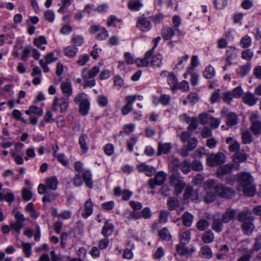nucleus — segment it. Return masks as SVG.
Listing matches in <instances>:
<instances>
[{
  "instance_id": "obj_22",
  "label": "nucleus",
  "mask_w": 261,
  "mask_h": 261,
  "mask_svg": "<svg viewBox=\"0 0 261 261\" xmlns=\"http://www.w3.org/2000/svg\"><path fill=\"white\" fill-rule=\"evenodd\" d=\"M254 228L255 226L253 223V221L245 222L242 223L241 225L242 231L246 235H250L252 233Z\"/></svg>"
},
{
  "instance_id": "obj_36",
  "label": "nucleus",
  "mask_w": 261,
  "mask_h": 261,
  "mask_svg": "<svg viewBox=\"0 0 261 261\" xmlns=\"http://www.w3.org/2000/svg\"><path fill=\"white\" fill-rule=\"evenodd\" d=\"M58 181L55 176L51 177L46 180V186L48 189L55 190L57 188Z\"/></svg>"
},
{
  "instance_id": "obj_40",
  "label": "nucleus",
  "mask_w": 261,
  "mask_h": 261,
  "mask_svg": "<svg viewBox=\"0 0 261 261\" xmlns=\"http://www.w3.org/2000/svg\"><path fill=\"white\" fill-rule=\"evenodd\" d=\"M196 227L199 231H202L206 230L210 225L208 221L205 219H200L196 223Z\"/></svg>"
},
{
  "instance_id": "obj_11",
  "label": "nucleus",
  "mask_w": 261,
  "mask_h": 261,
  "mask_svg": "<svg viewBox=\"0 0 261 261\" xmlns=\"http://www.w3.org/2000/svg\"><path fill=\"white\" fill-rule=\"evenodd\" d=\"M126 104L122 109V113L123 115L128 114L133 109V104L137 99L136 96H127L125 97Z\"/></svg>"
},
{
  "instance_id": "obj_43",
  "label": "nucleus",
  "mask_w": 261,
  "mask_h": 261,
  "mask_svg": "<svg viewBox=\"0 0 261 261\" xmlns=\"http://www.w3.org/2000/svg\"><path fill=\"white\" fill-rule=\"evenodd\" d=\"M187 244H184L180 242L176 247V250L177 253L181 255H184L189 252V249L185 246Z\"/></svg>"
},
{
  "instance_id": "obj_5",
  "label": "nucleus",
  "mask_w": 261,
  "mask_h": 261,
  "mask_svg": "<svg viewBox=\"0 0 261 261\" xmlns=\"http://www.w3.org/2000/svg\"><path fill=\"white\" fill-rule=\"evenodd\" d=\"M167 178V174L163 171L157 172L154 178H150L148 180V185L151 189L155 188V186L163 185Z\"/></svg>"
},
{
  "instance_id": "obj_1",
  "label": "nucleus",
  "mask_w": 261,
  "mask_h": 261,
  "mask_svg": "<svg viewBox=\"0 0 261 261\" xmlns=\"http://www.w3.org/2000/svg\"><path fill=\"white\" fill-rule=\"evenodd\" d=\"M238 181L245 195L252 196L255 193V187L253 185V178L248 172L238 173Z\"/></svg>"
},
{
  "instance_id": "obj_44",
  "label": "nucleus",
  "mask_w": 261,
  "mask_h": 261,
  "mask_svg": "<svg viewBox=\"0 0 261 261\" xmlns=\"http://www.w3.org/2000/svg\"><path fill=\"white\" fill-rule=\"evenodd\" d=\"M240 45L244 48H247L251 45V39L247 35L244 36L240 41Z\"/></svg>"
},
{
  "instance_id": "obj_47",
  "label": "nucleus",
  "mask_w": 261,
  "mask_h": 261,
  "mask_svg": "<svg viewBox=\"0 0 261 261\" xmlns=\"http://www.w3.org/2000/svg\"><path fill=\"white\" fill-rule=\"evenodd\" d=\"M211 117H210L208 114L205 112L200 113L198 115L200 123L202 125H206L208 124Z\"/></svg>"
},
{
  "instance_id": "obj_15",
  "label": "nucleus",
  "mask_w": 261,
  "mask_h": 261,
  "mask_svg": "<svg viewBox=\"0 0 261 261\" xmlns=\"http://www.w3.org/2000/svg\"><path fill=\"white\" fill-rule=\"evenodd\" d=\"M99 71V69L98 66H94L91 70L84 68L82 71V75L83 78L85 79L92 78L94 77Z\"/></svg>"
},
{
  "instance_id": "obj_38",
  "label": "nucleus",
  "mask_w": 261,
  "mask_h": 261,
  "mask_svg": "<svg viewBox=\"0 0 261 261\" xmlns=\"http://www.w3.org/2000/svg\"><path fill=\"white\" fill-rule=\"evenodd\" d=\"M89 109V102L87 99L83 100L80 105V112L83 115L88 114Z\"/></svg>"
},
{
  "instance_id": "obj_45",
  "label": "nucleus",
  "mask_w": 261,
  "mask_h": 261,
  "mask_svg": "<svg viewBox=\"0 0 261 261\" xmlns=\"http://www.w3.org/2000/svg\"><path fill=\"white\" fill-rule=\"evenodd\" d=\"M77 51V48L73 46H67L64 49L65 55L69 57H73Z\"/></svg>"
},
{
  "instance_id": "obj_21",
  "label": "nucleus",
  "mask_w": 261,
  "mask_h": 261,
  "mask_svg": "<svg viewBox=\"0 0 261 261\" xmlns=\"http://www.w3.org/2000/svg\"><path fill=\"white\" fill-rule=\"evenodd\" d=\"M93 212V203L90 199L87 200L85 203L84 210L82 212L84 218H87L92 214Z\"/></svg>"
},
{
  "instance_id": "obj_54",
  "label": "nucleus",
  "mask_w": 261,
  "mask_h": 261,
  "mask_svg": "<svg viewBox=\"0 0 261 261\" xmlns=\"http://www.w3.org/2000/svg\"><path fill=\"white\" fill-rule=\"evenodd\" d=\"M189 125L188 127V129L191 131L195 130L198 126L197 119L195 117H193L190 119Z\"/></svg>"
},
{
  "instance_id": "obj_41",
  "label": "nucleus",
  "mask_w": 261,
  "mask_h": 261,
  "mask_svg": "<svg viewBox=\"0 0 261 261\" xmlns=\"http://www.w3.org/2000/svg\"><path fill=\"white\" fill-rule=\"evenodd\" d=\"M215 74V69L211 65L206 67L203 72V76L207 79H212Z\"/></svg>"
},
{
  "instance_id": "obj_49",
  "label": "nucleus",
  "mask_w": 261,
  "mask_h": 261,
  "mask_svg": "<svg viewBox=\"0 0 261 261\" xmlns=\"http://www.w3.org/2000/svg\"><path fill=\"white\" fill-rule=\"evenodd\" d=\"M198 143V141L195 137L191 138L188 140L187 147L189 149V150L192 151L197 147Z\"/></svg>"
},
{
  "instance_id": "obj_52",
  "label": "nucleus",
  "mask_w": 261,
  "mask_h": 261,
  "mask_svg": "<svg viewBox=\"0 0 261 261\" xmlns=\"http://www.w3.org/2000/svg\"><path fill=\"white\" fill-rule=\"evenodd\" d=\"M177 79L173 73H171L168 76V84L172 87H176L177 85Z\"/></svg>"
},
{
  "instance_id": "obj_25",
  "label": "nucleus",
  "mask_w": 261,
  "mask_h": 261,
  "mask_svg": "<svg viewBox=\"0 0 261 261\" xmlns=\"http://www.w3.org/2000/svg\"><path fill=\"white\" fill-rule=\"evenodd\" d=\"M257 100V98L255 96L250 93H246L243 97V101L246 104L250 106L254 105Z\"/></svg>"
},
{
  "instance_id": "obj_16",
  "label": "nucleus",
  "mask_w": 261,
  "mask_h": 261,
  "mask_svg": "<svg viewBox=\"0 0 261 261\" xmlns=\"http://www.w3.org/2000/svg\"><path fill=\"white\" fill-rule=\"evenodd\" d=\"M234 168L233 165H225L220 167L217 171V174L219 178H222L224 175L229 174Z\"/></svg>"
},
{
  "instance_id": "obj_20",
  "label": "nucleus",
  "mask_w": 261,
  "mask_h": 261,
  "mask_svg": "<svg viewBox=\"0 0 261 261\" xmlns=\"http://www.w3.org/2000/svg\"><path fill=\"white\" fill-rule=\"evenodd\" d=\"M181 219L184 226L190 227L193 223L194 216L188 212H186L182 215Z\"/></svg>"
},
{
  "instance_id": "obj_60",
  "label": "nucleus",
  "mask_w": 261,
  "mask_h": 261,
  "mask_svg": "<svg viewBox=\"0 0 261 261\" xmlns=\"http://www.w3.org/2000/svg\"><path fill=\"white\" fill-rule=\"evenodd\" d=\"M44 17L46 20L48 22H53L55 19V14L53 11L50 10H46L44 14Z\"/></svg>"
},
{
  "instance_id": "obj_29",
  "label": "nucleus",
  "mask_w": 261,
  "mask_h": 261,
  "mask_svg": "<svg viewBox=\"0 0 261 261\" xmlns=\"http://www.w3.org/2000/svg\"><path fill=\"white\" fill-rule=\"evenodd\" d=\"M212 250L208 246L205 245L201 247L199 252V255L201 257L208 259L212 257Z\"/></svg>"
},
{
  "instance_id": "obj_13",
  "label": "nucleus",
  "mask_w": 261,
  "mask_h": 261,
  "mask_svg": "<svg viewBox=\"0 0 261 261\" xmlns=\"http://www.w3.org/2000/svg\"><path fill=\"white\" fill-rule=\"evenodd\" d=\"M236 215L237 212L235 210L228 208L223 214L222 216V219L224 223H227L234 219Z\"/></svg>"
},
{
  "instance_id": "obj_37",
  "label": "nucleus",
  "mask_w": 261,
  "mask_h": 261,
  "mask_svg": "<svg viewBox=\"0 0 261 261\" xmlns=\"http://www.w3.org/2000/svg\"><path fill=\"white\" fill-rule=\"evenodd\" d=\"M167 204L170 211H173L178 206L179 201L176 197H172L168 199Z\"/></svg>"
},
{
  "instance_id": "obj_35",
  "label": "nucleus",
  "mask_w": 261,
  "mask_h": 261,
  "mask_svg": "<svg viewBox=\"0 0 261 261\" xmlns=\"http://www.w3.org/2000/svg\"><path fill=\"white\" fill-rule=\"evenodd\" d=\"M33 43L38 48L44 50L45 47L42 45L47 44V41L43 36H40L38 38H35L33 40Z\"/></svg>"
},
{
  "instance_id": "obj_58",
  "label": "nucleus",
  "mask_w": 261,
  "mask_h": 261,
  "mask_svg": "<svg viewBox=\"0 0 261 261\" xmlns=\"http://www.w3.org/2000/svg\"><path fill=\"white\" fill-rule=\"evenodd\" d=\"M170 101V96L167 94H161L159 99V101L164 106L169 105Z\"/></svg>"
},
{
  "instance_id": "obj_6",
  "label": "nucleus",
  "mask_w": 261,
  "mask_h": 261,
  "mask_svg": "<svg viewBox=\"0 0 261 261\" xmlns=\"http://www.w3.org/2000/svg\"><path fill=\"white\" fill-rule=\"evenodd\" d=\"M224 156L223 153L221 152L208 155L206 158V163L208 166L211 167L220 165L223 163Z\"/></svg>"
},
{
  "instance_id": "obj_23",
  "label": "nucleus",
  "mask_w": 261,
  "mask_h": 261,
  "mask_svg": "<svg viewBox=\"0 0 261 261\" xmlns=\"http://www.w3.org/2000/svg\"><path fill=\"white\" fill-rule=\"evenodd\" d=\"M184 197L185 199L192 197L193 200H197L198 198L197 192L193 191V187L191 186H187L184 192Z\"/></svg>"
},
{
  "instance_id": "obj_3",
  "label": "nucleus",
  "mask_w": 261,
  "mask_h": 261,
  "mask_svg": "<svg viewBox=\"0 0 261 261\" xmlns=\"http://www.w3.org/2000/svg\"><path fill=\"white\" fill-rule=\"evenodd\" d=\"M12 214L16 220L15 222L10 223V226L12 230L15 231L18 234L20 232L21 229L23 227V222L27 220L23 215L16 209L12 211Z\"/></svg>"
},
{
  "instance_id": "obj_30",
  "label": "nucleus",
  "mask_w": 261,
  "mask_h": 261,
  "mask_svg": "<svg viewBox=\"0 0 261 261\" xmlns=\"http://www.w3.org/2000/svg\"><path fill=\"white\" fill-rule=\"evenodd\" d=\"M61 88L65 96L69 97L72 95V89L70 83L63 82L61 85Z\"/></svg>"
},
{
  "instance_id": "obj_28",
  "label": "nucleus",
  "mask_w": 261,
  "mask_h": 261,
  "mask_svg": "<svg viewBox=\"0 0 261 261\" xmlns=\"http://www.w3.org/2000/svg\"><path fill=\"white\" fill-rule=\"evenodd\" d=\"M214 234L211 230L205 231L201 237L202 241L205 244L212 243L214 241Z\"/></svg>"
},
{
  "instance_id": "obj_19",
  "label": "nucleus",
  "mask_w": 261,
  "mask_h": 261,
  "mask_svg": "<svg viewBox=\"0 0 261 261\" xmlns=\"http://www.w3.org/2000/svg\"><path fill=\"white\" fill-rule=\"evenodd\" d=\"M172 148V146L170 143H159L158 145V155H161L162 154H168Z\"/></svg>"
},
{
  "instance_id": "obj_62",
  "label": "nucleus",
  "mask_w": 261,
  "mask_h": 261,
  "mask_svg": "<svg viewBox=\"0 0 261 261\" xmlns=\"http://www.w3.org/2000/svg\"><path fill=\"white\" fill-rule=\"evenodd\" d=\"M191 164L193 170L200 171L203 170V165L199 161L194 160Z\"/></svg>"
},
{
  "instance_id": "obj_14",
  "label": "nucleus",
  "mask_w": 261,
  "mask_h": 261,
  "mask_svg": "<svg viewBox=\"0 0 261 261\" xmlns=\"http://www.w3.org/2000/svg\"><path fill=\"white\" fill-rule=\"evenodd\" d=\"M137 169L139 172H145L146 175L147 176H152L155 171L154 168L151 166H149L144 163L138 165L137 166Z\"/></svg>"
},
{
  "instance_id": "obj_26",
  "label": "nucleus",
  "mask_w": 261,
  "mask_h": 261,
  "mask_svg": "<svg viewBox=\"0 0 261 261\" xmlns=\"http://www.w3.org/2000/svg\"><path fill=\"white\" fill-rule=\"evenodd\" d=\"M206 191V195L204 197V201L206 203H211L215 200L217 194L215 193L213 188L206 189L204 187Z\"/></svg>"
},
{
  "instance_id": "obj_48",
  "label": "nucleus",
  "mask_w": 261,
  "mask_h": 261,
  "mask_svg": "<svg viewBox=\"0 0 261 261\" xmlns=\"http://www.w3.org/2000/svg\"><path fill=\"white\" fill-rule=\"evenodd\" d=\"M175 192L177 194H180L184 189L186 183L184 181V179H182L180 181H178V182H176L174 184Z\"/></svg>"
},
{
  "instance_id": "obj_61",
  "label": "nucleus",
  "mask_w": 261,
  "mask_h": 261,
  "mask_svg": "<svg viewBox=\"0 0 261 261\" xmlns=\"http://www.w3.org/2000/svg\"><path fill=\"white\" fill-rule=\"evenodd\" d=\"M23 252L26 257H29L31 254V245L29 243H22Z\"/></svg>"
},
{
  "instance_id": "obj_55",
  "label": "nucleus",
  "mask_w": 261,
  "mask_h": 261,
  "mask_svg": "<svg viewBox=\"0 0 261 261\" xmlns=\"http://www.w3.org/2000/svg\"><path fill=\"white\" fill-rule=\"evenodd\" d=\"M191 164L186 160L184 161L180 165L181 171L185 173H188L190 171Z\"/></svg>"
},
{
  "instance_id": "obj_9",
  "label": "nucleus",
  "mask_w": 261,
  "mask_h": 261,
  "mask_svg": "<svg viewBox=\"0 0 261 261\" xmlns=\"http://www.w3.org/2000/svg\"><path fill=\"white\" fill-rule=\"evenodd\" d=\"M258 119V116L255 114L253 113L250 116L251 130L255 135L261 134V122Z\"/></svg>"
},
{
  "instance_id": "obj_56",
  "label": "nucleus",
  "mask_w": 261,
  "mask_h": 261,
  "mask_svg": "<svg viewBox=\"0 0 261 261\" xmlns=\"http://www.w3.org/2000/svg\"><path fill=\"white\" fill-rule=\"evenodd\" d=\"M73 184L75 187H80L83 185V180L79 173L76 174L72 180Z\"/></svg>"
},
{
  "instance_id": "obj_31",
  "label": "nucleus",
  "mask_w": 261,
  "mask_h": 261,
  "mask_svg": "<svg viewBox=\"0 0 261 261\" xmlns=\"http://www.w3.org/2000/svg\"><path fill=\"white\" fill-rule=\"evenodd\" d=\"M151 60V64L154 67H160L162 65L163 57L161 54H158L150 57Z\"/></svg>"
},
{
  "instance_id": "obj_57",
  "label": "nucleus",
  "mask_w": 261,
  "mask_h": 261,
  "mask_svg": "<svg viewBox=\"0 0 261 261\" xmlns=\"http://www.w3.org/2000/svg\"><path fill=\"white\" fill-rule=\"evenodd\" d=\"M124 58L127 64H132L134 63H136L138 66L140 67L137 63V61L141 60L142 59H137L136 60H134L132 55L129 53H125Z\"/></svg>"
},
{
  "instance_id": "obj_42",
  "label": "nucleus",
  "mask_w": 261,
  "mask_h": 261,
  "mask_svg": "<svg viewBox=\"0 0 261 261\" xmlns=\"http://www.w3.org/2000/svg\"><path fill=\"white\" fill-rule=\"evenodd\" d=\"M88 137L86 135H82L80 137L79 139L81 148L83 152H86L88 150V147L86 141Z\"/></svg>"
},
{
  "instance_id": "obj_27",
  "label": "nucleus",
  "mask_w": 261,
  "mask_h": 261,
  "mask_svg": "<svg viewBox=\"0 0 261 261\" xmlns=\"http://www.w3.org/2000/svg\"><path fill=\"white\" fill-rule=\"evenodd\" d=\"M113 228V225L111 223H109V221H107L102 227L101 234L105 237H108V236H110L112 233Z\"/></svg>"
},
{
  "instance_id": "obj_46",
  "label": "nucleus",
  "mask_w": 261,
  "mask_h": 261,
  "mask_svg": "<svg viewBox=\"0 0 261 261\" xmlns=\"http://www.w3.org/2000/svg\"><path fill=\"white\" fill-rule=\"evenodd\" d=\"M159 236L164 240L170 241L171 239V236L166 228H164L160 231Z\"/></svg>"
},
{
  "instance_id": "obj_18",
  "label": "nucleus",
  "mask_w": 261,
  "mask_h": 261,
  "mask_svg": "<svg viewBox=\"0 0 261 261\" xmlns=\"http://www.w3.org/2000/svg\"><path fill=\"white\" fill-rule=\"evenodd\" d=\"M142 0H129L127 4L128 8L132 11H139L143 7Z\"/></svg>"
},
{
  "instance_id": "obj_34",
  "label": "nucleus",
  "mask_w": 261,
  "mask_h": 261,
  "mask_svg": "<svg viewBox=\"0 0 261 261\" xmlns=\"http://www.w3.org/2000/svg\"><path fill=\"white\" fill-rule=\"evenodd\" d=\"M180 242L188 244L191 239V232L189 230L181 231L179 232Z\"/></svg>"
},
{
  "instance_id": "obj_17",
  "label": "nucleus",
  "mask_w": 261,
  "mask_h": 261,
  "mask_svg": "<svg viewBox=\"0 0 261 261\" xmlns=\"http://www.w3.org/2000/svg\"><path fill=\"white\" fill-rule=\"evenodd\" d=\"M81 176L86 185L88 188L91 189L93 187V182L91 171L89 170L82 171V175Z\"/></svg>"
},
{
  "instance_id": "obj_33",
  "label": "nucleus",
  "mask_w": 261,
  "mask_h": 261,
  "mask_svg": "<svg viewBox=\"0 0 261 261\" xmlns=\"http://www.w3.org/2000/svg\"><path fill=\"white\" fill-rule=\"evenodd\" d=\"M226 124L228 125L232 126L237 124L238 123V116L233 112L228 113L226 115Z\"/></svg>"
},
{
  "instance_id": "obj_51",
  "label": "nucleus",
  "mask_w": 261,
  "mask_h": 261,
  "mask_svg": "<svg viewBox=\"0 0 261 261\" xmlns=\"http://www.w3.org/2000/svg\"><path fill=\"white\" fill-rule=\"evenodd\" d=\"M253 56V53L249 49L243 50L241 54L242 59L250 61Z\"/></svg>"
},
{
  "instance_id": "obj_32",
  "label": "nucleus",
  "mask_w": 261,
  "mask_h": 261,
  "mask_svg": "<svg viewBox=\"0 0 261 261\" xmlns=\"http://www.w3.org/2000/svg\"><path fill=\"white\" fill-rule=\"evenodd\" d=\"M162 35L165 40H170L174 35V30L171 27H165L162 30Z\"/></svg>"
},
{
  "instance_id": "obj_4",
  "label": "nucleus",
  "mask_w": 261,
  "mask_h": 261,
  "mask_svg": "<svg viewBox=\"0 0 261 261\" xmlns=\"http://www.w3.org/2000/svg\"><path fill=\"white\" fill-rule=\"evenodd\" d=\"M161 38L158 37L153 39V47L147 51L145 54L144 57L141 60H137V63L139 66H147L149 63V59L154 53V48L157 46L158 43L161 40Z\"/></svg>"
},
{
  "instance_id": "obj_7",
  "label": "nucleus",
  "mask_w": 261,
  "mask_h": 261,
  "mask_svg": "<svg viewBox=\"0 0 261 261\" xmlns=\"http://www.w3.org/2000/svg\"><path fill=\"white\" fill-rule=\"evenodd\" d=\"M57 106L60 107V111L61 113L65 112L68 107V100L63 97L60 98L55 97L52 106V110L56 111L57 110Z\"/></svg>"
},
{
  "instance_id": "obj_50",
  "label": "nucleus",
  "mask_w": 261,
  "mask_h": 261,
  "mask_svg": "<svg viewBox=\"0 0 261 261\" xmlns=\"http://www.w3.org/2000/svg\"><path fill=\"white\" fill-rule=\"evenodd\" d=\"M242 139L243 143L245 144H250L252 142L251 135L248 130L242 133Z\"/></svg>"
},
{
  "instance_id": "obj_53",
  "label": "nucleus",
  "mask_w": 261,
  "mask_h": 261,
  "mask_svg": "<svg viewBox=\"0 0 261 261\" xmlns=\"http://www.w3.org/2000/svg\"><path fill=\"white\" fill-rule=\"evenodd\" d=\"M214 3L217 9L222 10L227 5V0H214Z\"/></svg>"
},
{
  "instance_id": "obj_39",
  "label": "nucleus",
  "mask_w": 261,
  "mask_h": 261,
  "mask_svg": "<svg viewBox=\"0 0 261 261\" xmlns=\"http://www.w3.org/2000/svg\"><path fill=\"white\" fill-rule=\"evenodd\" d=\"M251 64L248 63L246 65L240 66L237 69V73L240 74L242 77L245 76L247 74L250 70Z\"/></svg>"
},
{
  "instance_id": "obj_59",
  "label": "nucleus",
  "mask_w": 261,
  "mask_h": 261,
  "mask_svg": "<svg viewBox=\"0 0 261 261\" xmlns=\"http://www.w3.org/2000/svg\"><path fill=\"white\" fill-rule=\"evenodd\" d=\"M71 42L73 47L80 46L83 43V38L80 36L74 37L71 40Z\"/></svg>"
},
{
  "instance_id": "obj_64",
  "label": "nucleus",
  "mask_w": 261,
  "mask_h": 261,
  "mask_svg": "<svg viewBox=\"0 0 261 261\" xmlns=\"http://www.w3.org/2000/svg\"><path fill=\"white\" fill-rule=\"evenodd\" d=\"M233 98L232 94L230 91H228L225 93H223L222 94V99L223 100L227 102V103H230L231 100Z\"/></svg>"
},
{
  "instance_id": "obj_63",
  "label": "nucleus",
  "mask_w": 261,
  "mask_h": 261,
  "mask_svg": "<svg viewBox=\"0 0 261 261\" xmlns=\"http://www.w3.org/2000/svg\"><path fill=\"white\" fill-rule=\"evenodd\" d=\"M182 179H183V178L180 176L179 173L178 172H174L172 174L170 177V181L173 185Z\"/></svg>"
},
{
  "instance_id": "obj_10",
  "label": "nucleus",
  "mask_w": 261,
  "mask_h": 261,
  "mask_svg": "<svg viewBox=\"0 0 261 261\" xmlns=\"http://www.w3.org/2000/svg\"><path fill=\"white\" fill-rule=\"evenodd\" d=\"M237 219L242 223L254 220L252 212L248 209H244L238 215Z\"/></svg>"
},
{
  "instance_id": "obj_12",
  "label": "nucleus",
  "mask_w": 261,
  "mask_h": 261,
  "mask_svg": "<svg viewBox=\"0 0 261 261\" xmlns=\"http://www.w3.org/2000/svg\"><path fill=\"white\" fill-rule=\"evenodd\" d=\"M233 158L234 162L233 167L237 170H239L240 169V165L238 163L245 162L247 159L246 154L244 152L239 151L234 153Z\"/></svg>"
},
{
  "instance_id": "obj_2",
  "label": "nucleus",
  "mask_w": 261,
  "mask_h": 261,
  "mask_svg": "<svg viewBox=\"0 0 261 261\" xmlns=\"http://www.w3.org/2000/svg\"><path fill=\"white\" fill-rule=\"evenodd\" d=\"M206 189L213 188L218 195L222 198H229L233 195L232 190L228 187H224L223 185H217L214 179H208L204 184Z\"/></svg>"
},
{
  "instance_id": "obj_24",
  "label": "nucleus",
  "mask_w": 261,
  "mask_h": 261,
  "mask_svg": "<svg viewBox=\"0 0 261 261\" xmlns=\"http://www.w3.org/2000/svg\"><path fill=\"white\" fill-rule=\"evenodd\" d=\"M223 220L220 218H215L213 220L212 228L217 232L222 231L223 227Z\"/></svg>"
},
{
  "instance_id": "obj_8",
  "label": "nucleus",
  "mask_w": 261,
  "mask_h": 261,
  "mask_svg": "<svg viewBox=\"0 0 261 261\" xmlns=\"http://www.w3.org/2000/svg\"><path fill=\"white\" fill-rule=\"evenodd\" d=\"M137 27L142 32H147L151 29V25L150 21L143 15L138 18Z\"/></svg>"
}]
</instances>
